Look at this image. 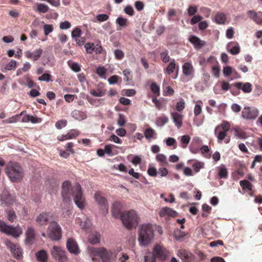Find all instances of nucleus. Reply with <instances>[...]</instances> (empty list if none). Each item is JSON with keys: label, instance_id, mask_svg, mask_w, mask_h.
<instances>
[{"label": "nucleus", "instance_id": "1", "mask_svg": "<svg viewBox=\"0 0 262 262\" xmlns=\"http://www.w3.org/2000/svg\"><path fill=\"white\" fill-rule=\"evenodd\" d=\"M72 192L74 201L78 208L82 209L85 207V200L83 197L81 187L79 184H76L71 188V183L69 181H66L62 183V196L63 201H70V195Z\"/></svg>", "mask_w": 262, "mask_h": 262}, {"label": "nucleus", "instance_id": "2", "mask_svg": "<svg viewBox=\"0 0 262 262\" xmlns=\"http://www.w3.org/2000/svg\"><path fill=\"white\" fill-rule=\"evenodd\" d=\"M5 172L10 180L13 182L20 181L24 177L23 168L16 162H9L6 165Z\"/></svg>", "mask_w": 262, "mask_h": 262}, {"label": "nucleus", "instance_id": "3", "mask_svg": "<svg viewBox=\"0 0 262 262\" xmlns=\"http://www.w3.org/2000/svg\"><path fill=\"white\" fill-rule=\"evenodd\" d=\"M154 238V229L151 224L143 225L139 230L138 240L141 245L146 246Z\"/></svg>", "mask_w": 262, "mask_h": 262}, {"label": "nucleus", "instance_id": "4", "mask_svg": "<svg viewBox=\"0 0 262 262\" xmlns=\"http://www.w3.org/2000/svg\"><path fill=\"white\" fill-rule=\"evenodd\" d=\"M138 219L137 215L134 210L122 212L120 215L122 223L127 229L135 227L138 224Z\"/></svg>", "mask_w": 262, "mask_h": 262}, {"label": "nucleus", "instance_id": "5", "mask_svg": "<svg viewBox=\"0 0 262 262\" xmlns=\"http://www.w3.org/2000/svg\"><path fill=\"white\" fill-rule=\"evenodd\" d=\"M93 252L95 255L100 256L102 262H110L116 257L113 250H107L104 247L95 248Z\"/></svg>", "mask_w": 262, "mask_h": 262}, {"label": "nucleus", "instance_id": "6", "mask_svg": "<svg viewBox=\"0 0 262 262\" xmlns=\"http://www.w3.org/2000/svg\"><path fill=\"white\" fill-rule=\"evenodd\" d=\"M47 234L53 241H57L61 237V230L59 224L56 222L52 223L48 228Z\"/></svg>", "mask_w": 262, "mask_h": 262}, {"label": "nucleus", "instance_id": "7", "mask_svg": "<svg viewBox=\"0 0 262 262\" xmlns=\"http://www.w3.org/2000/svg\"><path fill=\"white\" fill-rule=\"evenodd\" d=\"M55 222L53 213L51 212H42L36 219V222L38 226H46Z\"/></svg>", "mask_w": 262, "mask_h": 262}, {"label": "nucleus", "instance_id": "8", "mask_svg": "<svg viewBox=\"0 0 262 262\" xmlns=\"http://www.w3.org/2000/svg\"><path fill=\"white\" fill-rule=\"evenodd\" d=\"M153 254L155 258L164 261L169 257L170 253L163 246L157 244L153 249Z\"/></svg>", "mask_w": 262, "mask_h": 262}, {"label": "nucleus", "instance_id": "9", "mask_svg": "<svg viewBox=\"0 0 262 262\" xmlns=\"http://www.w3.org/2000/svg\"><path fill=\"white\" fill-rule=\"evenodd\" d=\"M5 244L10 249L11 254L17 260L22 259L23 250L19 245L15 244L8 239L5 241Z\"/></svg>", "mask_w": 262, "mask_h": 262}, {"label": "nucleus", "instance_id": "10", "mask_svg": "<svg viewBox=\"0 0 262 262\" xmlns=\"http://www.w3.org/2000/svg\"><path fill=\"white\" fill-rule=\"evenodd\" d=\"M259 115V111L255 107H245L242 112V117L247 120H255Z\"/></svg>", "mask_w": 262, "mask_h": 262}, {"label": "nucleus", "instance_id": "11", "mask_svg": "<svg viewBox=\"0 0 262 262\" xmlns=\"http://www.w3.org/2000/svg\"><path fill=\"white\" fill-rule=\"evenodd\" d=\"M51 253L54 258L58 260V262H66L68 260L66 251L60 247L53 246L51 250Z\"/></svg>", "mask_w": 262, "mask_h": 262}, {"label": "nucleus", "instance_id": "12", "mask_svg": "<svg viewBox=\"0 0 262 262\" xmlns=\"http://www.w3.org/2000/svg\"><path fill=\"white\" fill-rule=\"evenodd\" d=\"M94 198L102 211V214L103 215H105L108 213V206L106 199L102 196L100 192H96L95 193Z\"/></svg>", "mask_w": 262, "mask_h": 262}, {"label": "nucleus", "instance_id": "13", "mask_svg": "<svg viewBox=\"0 0 262 262\" xmlns=\"http://www.w3.org/2000/svg\"><path fill=\"white\" fill-rule=\"evenodd\" d=\"M0 231L14 237L18 236L20 233L16 228L8 225L1 220H0Z\"/></svg>", "mask_w": 262, "mask_h": 262}, {"label": "nucleus", "instance_id": "14", "mask_svg": "<svg viewBox=\"0 0 262 262\" xmlns=\"http://www.w3.org/2000/svg\"><path fill=\"white\" fill-rule=\"evenodd\" d=\"M194 68L191 62H187L182 66V73L188 80H191L194 77Z\"/></svg>", "mask_w": 262, "mask_h": 262}, {"label": "nucleus", "instance_id": "15", "mask_svg": "<svg viewBox=\"0 0 262 262\" xmlns=\"http://www.w3.org/2000/svg\"><path fill=\"white\" fill-rule=\"evenodd\" d=\"M66 246L70 253L75 255H77L80 253L78 245L76 241L73 238H69L67 241Z\"/></svg>", "mask_w": 262, "mask_h": 262}, {"label": "nucleus", "instance_id": "16", "mask_svg": "<svg viewBox=\"0 0 262 262\" xmlns=\"http://www.w3.org/2000/svg\"><path fill=\"white\" fill-rule=\"evenodd\" d=\"M178 255L185 262H190L194 259V256L192 253L185 249L179 250Z\"/></svg>", "mask_w": 262, "mask_h": 262}, {"label": "nucleus", "instance_id": "17", "mask_svg": "<svg viewBox=\"0 0 262 262\" xmlns=\"http://www.w3.org/2000/svg\"><path fill=\"white\" fill-rule=\"evenodd\" d=\"M43 50L41 48L36 49L33 52L26 51L25 53L26 57L28 59H31L33 61L37 60L42 54Z\"/></svg>", "mask_w": 262, "mask_h": 262}, {"label": "nucleus", "instance_id": "18", "mask_svg": "<svg viewBox=\"0 0 262 262\" xmlns=\"http://www.w3.org/2000/svg\"><path fill=\"white\" fill-rule=\"evenodd\" d=\"M189 40L193 45L194 48L196 50L201 49L206 43L205 41L201 40L200 38L195 35L191 36Z\"/></svg>", "mask_w": 262, "mask_h": 262}, {"label": "nucleus", "instance_id": "19", "mask_svg": "<svg viewBox=\"0 0 262 262\" xmlns=\"http://www.w3.org/2000/svg\"><path fill=\"white\" fill-rule=\"evenodd\" d=\"M249 17L252 19L257 24H262V12H256L253 10H249L247 12Z\"/></svg>", "mask_w": 262, "mask_h": 262}, {"label": "nucleus", "instance_id": "20", "mask_svg": "<svg viewBox=\"0 0 262 262\" xmlns=\"http://www.w3.org/2000/svg\"><path fill=\"white\" fill-rule=\"evenodd\" d=\"M170 115L175 125L179 129L181 128L182 126L183 116L176 112H171Z\"/></svg>", "mask_w": 262, "mask_h": 262}, {"label": "nucleus", "instance_id": "21", "mask_svg": "<svg viewBox=\"0 0 262 262\" xmlns=\"http://www.w3.org/2000/svg\"><path fill=\"white\" fill-rule=\"evenodd\" d=\"M159 215L161 217H166V216L175 217L177 215V212L168 207H165L160 211Z\"/></svg>", "mask_w": 262, "mask_h": 262}, {"label": "nucleus", "instance_id": "22", "mask_svg": "<svg viewBox=\"0 0 262 262\" xmlns=\"http://www.w3.org/2000/svg\"><path fill=\"white\" fill-rule=\"evenodd\" d=\"M234 85L238 89H241L245 93H249L252 91V84L249 82L243 84L242 82H236Z\"/></svg>", "mask_w": 262, "mask_h": 262}, {"label": "nucleus", "instance_id": "23", "mask_svg": "<svg viewBox=\"0 0 262 262\" xmlns=\"http://www.w3.org/2000/svg\"><path fill=\"white\" fill-rule=\"evenodd\" d=\"M121 210V205L120 202H115L113 204L112 207V213L115 218L120 217V212Z\"/></svg>", "mask_w": 262, "mask_h": 262}, {"label": "nucleus", "instance_id": "24", "mask_svg": "<svg viewBox=\"0 0 262 262\" xmlns=\"http://www.w3.org/2000/svg\"><path fill=\"white\" fill-rule=\"evenodd\" d=\"M71 116L73 118L77 120H83L87 118V115L85 112L75 110L71 113Z\"/></svg>", "mask_w": 262, "mask_h": 262}, {"label": "nucleus", "instance_id": "25", "mask_svg": "<svg viewBox=\"0 0 262 262\" xmlns=\"http://www.w3.org/2000/svg\"><path fill=\"white\" fill-rule=\"evenodd\" d=\"M26 242L29 244H32L35 238V231L32 227H29L27 230Z\"/></svg>", "mask_w": 262, "mask_h": 262}, {"label": "nucleus", "instance_id": "26", "mask_svg": "<svg viewBox=\"0 0 262 262\" xmlns=\"http://www.w3.org/2000/svg\"><path fill=\"white\" fill-rule=\"evenodd\" d=\"M144 135L145 138L148 140L157 138V133L156 131L150 127H149L144 130Z\"/></svg>", "mask_w": 262, "mask_h": 262}, {"label": "nucleus", "instance_id": "27", "mask_svg": "<svg viewBox=\"0 0 262 262\" xmlns=\"http://www.w3.org/2000/svg\"><path fill=\"white\" fill-rule=\"evenodd\" d=\"M230 129V124L227 121H224L223 122L220 124L217 125L215 127L214 129V134H216V132H218L219 130H222L226 132H228Z\"/></svg>", "mask_w": 262, "mask_h": 262}, {"label": "nucleus", "instance_id": "28", "mask_svg": "<svg viewBox=\"0 0 262 262\" xmlns=\"http://www.w3.org/2000/svg\"><path fill=\"white\" fill-rule=\"evenodd\" d=\"M233 42H230L227 46V49L228 51L232 55L238 54L240 52V47L237 43H235V45L231 47Z\"/></svg>", "mask_w": 262, "mask_h": 262}, {"label": "nucleus", "instance_id": "29", "mask_svg": "<svg viewBox=\"0 0 262 262\" xmlns=\"http://www.w3.org/2000/svg\"><path fill=\"white\" fill-rule=\"evenodd\" d=\"M25 112H22L19 115H15L12 117L3 120L4 123H15L20 120V117L24 114Z\"/></svg>", "mask_w": 262, "mask_h": 262}, {"label": "nucleus", "instance_id": "30", "mask_svg": "<svg viewBox=\"0 0 262 262\" xmlns=\"http://www.w3.org/2000/svg\"><path fill=\"white\" fill-rule=\"evenodd\" d=\"M37 260L40 262H46L48 259V255L46 251L40 250L36 254Z\"/></svg>", "mask_w": 262, "mask_h": 262}, {"label": "nucleus", "instance_id": "31", "mask_svg": "<svg viewBox=\"0 0 262 262\" xmlns=\"http://www.w3.org/2000/svg\"><path fill=\"white\" fill-rule=\"evenodd\" d=\"M90 94L95 97H102L105 95L106 90L101 88L91 90Z\"/></svg>", "mask_w": 262, "mask_h": 262}, {"label": "nucleus", "instance_id": "32", "mask_svg": "<svg viewBox=\"0 0 262 262\" xmlns=\"http://www.w3.org/2000/svg\"><path fill=\"white\" fill-rule=\"evenodd\" d=\"M2 201L3 204H5L6 206H9L13 203L14 200L10 194L5 195L3 194L2 195Z\"/></svg>", "mask_w": 262, "mask_h": 262}, {"label": "nucleus", "instance_id": "33", "mask_svg": "<svg viewBox=\"0 0 262 262\" xmlns=\"http://www.w3.org/2000/svg\"><path fill=\"white\" fill-rule=\"evenodd\" d=\"M100 234L97 233H94L89 236V241L92 244H98L100 242Z\"/></svg>", "mask_w": 262, "mask_h": 262}, {"label": "nucleus", "instance_id": "34", "mask_svg": "<svg viewBox=\"0 0 262 262\" xmlns=\"http://www.w3.org/2000/svg\"><path fill=\"white\" fill-rule=\"evenodd\" d=\"M239 184L243 189L244 190H248L249 191H251L252 189L253 185L248 180H242L239 182Z\"/></svg>", "mask_w": 262, "mask_h": 262}, {"label": "nucleus", "instance_id": "35", "mask_svg": "<svg viewBox=\"0 0 262 262\" xmlns=\"http://www.w3.org/2000/svg\"><path fill=\"white\" fill-rule=\"evenodd\" d=\"M156 160L160 162L161 166H166L168 164V162L165 155L162 154H158L156 157Z\"/></svg>", "mask_w": 262, "mask_h": 262}, {"label": "nucleus", "instance_id": "36", "mask_svg": "<svg viewBox=\"0 0 262 262\" xmlns=\"http://www.w3.org/2000/svg\"><path fill=\"white\" fill-rule=\"evenodd\" d=\"M23 79L26 80V81L27 82V86L29 88H32L34 87L35 85V83L32 81L29 76L25 75L23 78L19 79L18 80V82L20 84H23L24 83V82L23 81Z\"/></svg>", "mask_w": 262, "mask_h": 262}, {"label": "nucleus", "instance_id": "37", "mask_svg": "<svg viewBox=\"0 0 262 262\" xmlns=\"http://www.w3.org/2000/svg\"><path fill=\"white\" fill-rule=\"evenodd\" d=\"M215 20L217 24H223L226 20V15L223 13H217L215 16Z\"/></svg>", "mask_w": 262, "mask_h": 262}, {"label": "nucleus", "instance_id": "38", "mask_svg": "<svg viewBox=\"0 0 262 262\" xmlns=\"http://www.w3.org/2000/svg\"><path fill=\"white\" fill-rule=\"evenodd\" d=\"M203 102L199 100L196 102L194 108V114L195 116H198L202 113Z\"/></svg>", "mask_w": 262, "mask_h": 262}, {"label": "nucleus", "instance_id": "39", "mask_svg": "<svg viewBox=\"0 0 262 262\" xmlns=\"http://www.w3.org/2000/svg\"><path fill=\"white\" fill-rule=\"evenodd\" d=\"M176 65L175 63L174 59H172V60L169 63L166 69V73L169 75L172 74L176 69Z\"/></svg>", "mask_w": 262, "mask_h": 262}, {"label": "nucleus", "instance_id": "40", "mask_svg": "<svg viewBox=\"0 0 262 262\" xmlns=\"http://www.w3.org/2000/svg\"><path fill=\"white\" fill-rule=\"evenodd\" d=\"M202 210L203 212L202 214V216L206 217L208 216V214L210 213L211 207L207 204H204L202 205Z\"/></svg>", "mask_w": 262, "mask_h": 262}, {"label": "nucleus", "instance_id": "41", "mask_svg": "<svg viewBox=\"0 0 262 262\" xmlns=\"http://www.w3.org/2000/svg\"><path fill=\"white\" fill-rule=\"evenodd\" d=\"M150 90L156 97L160 95V87L156 82H154L151 84Z\"/></svg>", "mask_w": 262, "mask_h": 262}, {"label": "nucleus", "instance_id": "42", "mask_svg": "<svg viewBox=\"0 0 262 262\" xmlns=\"http://www.w3.org/2000/svg\"><path fill=\"white\" fill-rule=\"evenodd\" d=\"M223 74L226 77H229L232 73H236V71L232 67L227 66L223 68Z\"/></svg>", "mask_w": 262, "mask_h": 262}, {"label": "nucleus", "instance_id": "43", "mask_svg": "<svg viewBox=\"0 0 262 262\" xmlns=\"http://www.w3.org/2000/svg\"><path fill=\"white\" fill-rule=\"evenodd\" d=\"M37 10L40 13H45L49 11V8L48 6L44 4L40 3L37 6Z\"/></svg>", "mask_w": 262, "mask_h": 262}, {"label": "nucleus", "instance_id": "44", "mask_svg": "<svg viewBox=\"0 0 262 262\" xmlns=\"http://www.w3.org/2000/svg\"><path fill=\"white\" fill-rule=\"evenodd\" d=\"M219 142H222L227 136V132L222 130H219L215 134Z\"/></svg>", "mask_w": 262, "mask_h": 262}, {"label": "nucleus", "instance_id": "45", "mask_svg": "<svg viewBox=\"0 0 262 262\" xmlns=\"http://www.w3.org/2000/svg\"><path fill=\"white\" fill-rule=\"evenodd\" d=\"M168 122V118L165 116L163 115L159 118H158L157 120V124L159 126H163L165 124L167 123Z\"/></svg>", "mask_w": 262, "mask_h": 262}, {"label": "nucleus", "instance_id": "46", "mask_svg": "<svg viewBox=\"0 0 262 262\" xmlns=\"http://www.w3.org/2000/svg\"><path fill=\"white\" fill-rule=\"evenodd\" d=\"M160 57L163 62L167 63L170 60V56L168 55V51L165 50L160 53Z\"/></svg>", "mask_w": 262, "mask_h": 262}, {"label": "nucleus", "instance_id": "47", "mask_svg": "<svg viewBox=\"0 0 262 262\" xmlns=\"http://www.w3.org/2000/svg\"><path fill=\"white\" fill-rule=\"evenodd\" d=\"M17 67V62L14 60H11L10 62L6 64L5 69L7 70H12L15 69Z\"/></svg>", "mask_w": 262, "mask_h": 262}, {"label": "nucleus", "instance_id": "48", "mask_svg": "<svg viewBox=\"0 0 262 262\" xmlns=\"http://www.w3.org/2000/svg\"><path fill=\"white\" fill-rule=\"evenodd\" d=\"M190 137L189 135H184L181 137V142L183 144V148H186L190 141Z\"/></svg>", "mask_w": 262, "mask_h": 262}, {"label": "nucleus", "instance_id": "49", "mask_svg": "<svg viewBox=\"0 0 262 262\" xmlns=\"http://www.w3.org/2000/svg\"><path fill=\"white\" fill-rule=\"evenodd\" d=\"M219 176L220 178L225 179L228 176V171L226 167H221L219 169Z\"/></svg>", "mask_w": 262, "mask_h": 262}, {"label": "nucleus", "instance_id": "50", "mask_svg": "<svg viewBox=\"0 0 262 262\" xmlns=\"http://www.w3.org/2000/svg\"><path fill=\"white\" fill-rule=\"evenodd\" d=\"M84 48L85 49L86 52L88 54H92L95 49L94 44L91 42L86 43L84 46Z\"/></svg>", "mask_w": 262, "mask_h": 262}, {"label": "nucleus", "instance_id": "51", "mask_svg": "<svg viewBox=\"0 0 262 262\" xmlns=\"http://www.w3.org/2000/svg\"><path fill=\"white\" fill-rule=\"evenodd\" d=\"M7 213L8 220L10 222H13L16 219V214L13 210H9L7 211Z\"/></svg>", "mask_w": 262, "mask_h": 262}, {"label": "nucleus", "instance_id": "52", "mask_svg": "<svg viewBox=\"0 0 262 262\" xmlns=\"http://www.w3.org/2000/svg\"><path fill=\"white\" fill-rule=\"evenodd\" d=\"M114 53L115 57L117 60H121L124 57V53L121 50L116 49L114 51Z\"/></svg>", "mask_w": 262, "mask_h": 262}, {"label": "nucleus", "instance_id": "53", "mask_svg": "<svg viewBox=\"0 0 262 262\" xmlns=\"http://www.w3.org/2000/svg\"><path fill=\"white\" fill-rule=\"evenodd\" d=\"M67 124V121L64 119L58 120L55 123V126L57 129H61Z\"/></svg>", "mask_w": 262, "mask_h": 262}, {"label": "nucleus", "instance_id": "54", "mask_svg": "<svg viewBox=\"0 0 262 262\" xmlns=\"http://www.w3.org/2000/svg\"><path fill=\"white\" fill-rule=\"evenodd\" d=\"M81 30L79 28H75L73 31L72 32V37L73 38H77L78 37H80L81 35Z\"/></svg>", "mask_w": 262, "mask_h": 262}, {"label": "nucleus", "instance_id": "55", "mask_svg": "<svg viewBox=\"0 0 262 262\" xmlns=\"http://www.w3.org/2000/svg\"><path fill=\"white\" fill-rule=\"evenodd\" d=\"M43 30L45 35L47 36L53 31V26L52 25H45L43 26Z\"/></svg>", "mask_w": 262, "mask_h": 262}, {"label": "nucleus", "instance_id": "56", "mask_svg": "<svg viewBox=\"0 0 262 262\" xmlns=\"http://www.w3.org/2000/svg\"><path fill=\"white\" fill-rule=\"evenodd\" d=\"M114 147H116V146L113 144L106 145L104 148L105 154L109 156L112 155V150Z\"/></svg>", "mask_w": 262, "mask_h": 262}, {"label": "nucleus", "instance_id": "57", "mask_svg": "<svg viewBox=\"0 0 262 262\" xmlns=\"http://www.w3.org/2000/svg\"><path fill=\"white\" fill-rule=\"evenodd\" d=\"M102 99H88L89 102L93 105L95 106H98L103 102Z\"/></svg>", "mask_w": 262, "mask_h": 262}, {"label": "nucleus", "instance_id": "58", "mask_svg": "<svg viewBox=\"0 0 262 262\" xmlns=\"http://www.w3.org/2000/svg\"><path fill=\"white\" fill-rule=\"evenodd\" d=\"M220 71V69L217 64L213 66L212 67V73L215 77L217 78L219 77Z\"/></svg>", "mask_w": 262, "mask_h": 262}, {"label": "nucleus", "instance_id": "59", "mask_svg": "<svg viewBox=\"0 0 262 262\" xmlns=\"http://www.w3.org/2000/svg\"><path fill=\"white\" fill-rule=\"evenodd\" d=\"M198 8L195 6H189L187 9V12L189 16L194 15L197 12Z\"/></svg>", "mask_w": 262, "mask_h": 262}, {"label": "nucleus", "instance_id": "60", "mask_svg": "<svg viewBox=\"0 0 262 262\" xmlns=\"http://www.w3.org/2000/svg\"><path fill=\"white\" fill-rule=\"evenodd\" d=\"M185 101L184 100L182 99L181 101L177 103L176 106V110L179 112L182 111L185 108Z\"/></svg>", "mask_w": 262, "mask_h": 262}, {"label": "nucleus", "instance_id": "61", "mask_svg": "<svg viewBox=\"0 0 262 262\" xmlns=\"http://www.w3.org/2000/svg\"><path fill=\"white\" fill-rule=\"evenodd\" d=\"M127 19L126 18H124L122 17H119L116 19V23L120 26L124 27L127 25Z\"/></svg>", "mask_w": 262, "mask_h": 262}, {"label": "nucleus", "instance_id": "62", "mask_svg": "<svg viewBox=\"0 0 262 262\" xmlns=\"http://www.w3.org/2000/svg\"><path fill=\"white\" fill-rule=\"evenodd\" d=\"M74 146V145L73 142L68 143L65 146L66 150L71 154H74L75 152L73 148Z\"/></svg>", "mask_w": 262, "mask_h": 262}, {"label": "nucleus", "instance_id": "63", "mask_svg": "<svg viewBox=\"0 0 262 262\" xmlns=\"http://www.w3.org/2000/svg\"><path fill=\"white\" fill-rule=\"evenodd\" d=\"M51 75L49 74L45 73L43 74L41 76L38 77V80L40 81H45L49 82L51 80Z\"/></svg>", "mask_w": 262, "mask_h": 262}, {"label": "nucleus", "instance_id": "64", "mask_svg": "<svg viewBox=\"0 0 262 262\" xmlns=\"http://www.w3.org/2000/svg\"><path fill=\"white\" fill-rule=\"evenodd\" d=\"M109 16L105 14H100L96 16V19L98 21L102 22L107 20Z\"/></svg>", "mask_w": 262, "mask_h": 262}]
</instances>
